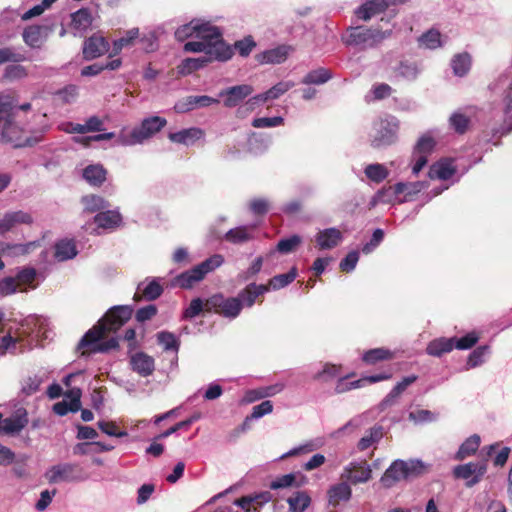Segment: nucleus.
<instances>
[{
  "label": "nucleus",
  "instance_id": "1",
  "mask_svg": "<svg viewBox=\"0 0 512 512\" xmlns=\"http://www.w3.org/2000/svg\"><path fill=\"white\" fill-rule=\"evenodd\" d=\"M133 308L129 305H118L110 308L98 322L90 328L78 343L82 355L106 353L119 347L118 339H105L110 333L117 332L132 316Z\"/></svg>",
  "mask_w": 512,
  "mask_h": 512
},
{
  "label": "nucleus",
  "instance_id": "2",
  "mask_svg": "<svg viewBox=\"0 0 512 512\" xmlns=\"http://www.w3.org/2000/svg\"><path fill=\"white\" fill-rule=\"evenodd\" d=\"M15 104L13 97H0V124H2L1 139L13 144L14 147H22L28 143L25 138V130L15 122Z\"/></svg>",
  "mask_w": 512,
  "mask_h": 512
},
{
  "label": "nucleus",
  "instance_id": "3",
  "mask_svg": "<svg viewBox=\"0 0 512 512\" xmlns=\"http://www.w3.org/2000/svg\"><path fill=\"white\" fill-rule=\"evenodd\" d=\"M392 30H382L380 27H368L364 25L349 27L343 42L347 46H353L360 50L377 47L385 39L389 38Z\"/></svg>",
  "mask_w": 512,
  "mask_h": 512
},
{
  "label": "nucleus",
  "instance_id": "4",
  "mask_svg": "<svg viewBox=\"0 0 512 512\" xmlns=\"http://www.w3.org/2000/svg\"><path fill=\"white\" fill-rule=\"evenodd\" d=\"M196 38L205 42L210 48L208 54L215 55L219 62H225L234 55L232 47L224 41L220 28L209 22L198 23Z\"/></svg>",
  "mask_w": 512,
  "mask_h": 512
},
{
  "label": "nucleus",
  "instance_id": "5",
  "mask_svg": "<svg viewBox=\"0 0 512 512\" xmlns=\"http://www.w3.org/2000/svg\"><path fill=\"white\" fill-rule=\"evenodd\" d=\"M167 125V120L160 116H151L142 120L129 134L121 132L118 142L124 146L141 144L160 132Z\"/></svg>",
  "mask_w": 512,
  "mask_h": 512
},
{
  "label": "nucleus",
  "instance_id": "6",
  "mask_svg": "<svg viewBox=\"0 0 512 512\" xmlns=\"http://www.w3.org/2000/svg\"><path fill=\"white\" fill-rule=\"evenodd\" d=\"M223 263V256L220 254H214L190 270L178 275L176 278L177 285L183 289H190L194 284L203 280L208 273L214 271Z\"/></svg>",
  "mask_w": 512,
  "mask_h": 512
},
{
  "label": "nucleus",
  "instance_id": "7",
  "mask_svg": "<svg viewBox=\"0 0 512 512\" xmlns=\"http://www.w3.org/2000/svg\"><path fill=\"white\" fill-rule=\"evenodd\" d=\"M223 263V256L220 254H214L190 270L178 275L176 278L177 285L183 289H190L194 284L203 280L208 273L214 271Z\"/></svg>",
  "mask_w": 512,
  "mask_h": 512
},
{
  "label": "nucleus",
  "instance_id": "8",
  "mask_svg": "<svg viewBox=\"0 0 512 512\" xmlns=\"http://www.w3.org/2000/svg\"><path fill=\"white\" fill-rule=\"evenodd\" d=\"M423 468L424 464L420 460H396L385 471L380 482L385 488H390L411 475L419 474Z\"/></svg>",
  "mask_w": 512,
  "mask_h": 512
},
{
  "label": "nucleus",
  "instance_id": "9",
  "mask_svg": "<svg viewBox=\"0 0 512 512\" xmlns=\"http://www.w3.org/2000/svg\"><path fill=\"white\" fill-rule=\"evenodd\" d=\"M243 309V304L237 297H225L217 293L206 299L205 311L214 312L225 318L234 319L238 317Z\"/></svg>",
  "mask_w": 512,
  "mask_h": 512
},
{
  "label": "nucleus",
  "instance_id": "10",
  "mask_svg": "<svg viewBox=\"0 0 512 512\" xmlns=\"http://www.w3.org/2000/svg\"><path fill=\"white\" fill-rule=\"evenodd\" d=\"M82 469L73 463H60L50 467L44 477L50 484L77 482L83 480Z\"/></svg>",
  "mask_w": 512,
  "mask_h": 512
},
{
  "label": "nucleus",
  "instance_id": "11",
  "mask_svg": "<svg viewBox=\"0 0 512 512\" xmlns=\"http://www.w3.org/2000/svg\"><path fill=\"white\" fill-rule=\"evenodd\" d=\"M487 459L479 462H470L464 465H458L454 468L453 473L456 478L467 480L466 485L472 487L477 484L487 470Z\"/></svg>",
  "mask_w": 512,
  "mask_h": 512
},
{
  "label": "nucleus",
  "instance_id": "12",
  "mask_svg": "<svg viewBox=\"0 0 512 512\" xmlns=\"http://www.w3.org/2000/svg\"><path fill=\"white\" fill-rule=\"evenodd\" d=\"M372 478V470L366 460L354 461L344 467L341 479L352 484L366 483Z\"/></svg>",
  "mask_w": 512,
  "mask_h": 512
},
{
  "label": "nucleus",
  "instance_id": "13",
  "mask_svg": "<svg viewBox=\"0 0 512 512\" xmlns=\"http://www.w3.org/2000/svg\"><path fill=\"white\" fill-rule=\"evenodd\" d=\"M81 389L73 387L63 394V399L53 405V411L58 416L76 413L81 409Z\"/></svg>",
  "mask_w": 512,
  "mask_h": 512
},
{
  "label": "nucleus",
  "instance_id": "14",
  "mask_svg": "<svg viewBox=\"0 0 512 512\" xmlns=\"http://www.w3.org/2000/svg\"><path fill=\"white\" fill-rule=\"evenodd\" d=\"M399 125L397 122L384 121L381 123L380 129L371 140V146L379 149L392 145L397 140Z\"/></svg>",
  "mask_w": 512,
  "mask_h": 512
},
{
  "label": "nucleus",
  "instance_id": "15",
  "mask_svg": "<svg viewBox=\"0 0 512 512\" xmlns=\"http://www.w3.org/2000/svg\"><path fill=\"white\" fill-rule=\"evenodd\" d=\"M253 91L254 89L251 85L242 84L221 90L219 96L224 98L223 103L225 107L233 108L250 96Z\"/></svg>",
  "mask_w": 512,
  "mask_h": 512
},
{
  "label": "nucleus",
  "instance_id": "16",
  "mask_svg": "<svg viewBox=\"0 0 512 512\" xmlns=\"http://www.w3.org/2000/svg\"><path fill=\"white\" fill-rule=\"evenodd\" d=\"M354 374L348 375L346 377L340 378L336 384L335 391L336 393H344L346 391H349L351 389L359 388L364 386L366 383L372 384L376 382H380L383 380H388L391 378L390 373H379L376 375L366 376L361 379L348 382L347 378L353 376Z\"/></svg>",
  "mask_w": 512,
  "mask_h": 512
},
{
  "label": "nucleus",
  "instance_id": "17",
  "mask_svg": "<svg viewBox=\"0 0 512 512\" xmlns=\"http://www.w3.org/2000/svg\"><path fill=\"white\" fill-rule=\"evenodd\" d=\"M269 291V286L265 284L250 283L243 288L237 298L240 299L243 307H252L256 302L262 303L264 294Z\"/></svg>",
  "mask_w": 512,
  "mask_h": 512
},
{
  "label": "nucleus",
  "instance_id": "18",
  "mask_svg": "<svg viewBox=\"0 0 512 512\" xmlns=\"http://www.w3.org/2000/svg\"><path fill=\"white\" fill-rule=\"evenodd\" d=\"M294 86L295 83L293 81H280L266 92L251 97L247 103L251 106V108H253L255 105H259L260 103L278 99Z\"/></svg>",
  "mask_w": 512,
  "mask_h": 512
},
{
  "label": "nucleus",
  "instance_id": "19",
  "mask_svg": "<svg viewBox=\"0 0 512 512\" xmlns=\"http://www.w3.org/2000/svg\"><path fill=\"white\" fill-rule=\"evenodd\" d=\"M109 50L108 41L100 35L94 34L85 40L83 45V57L92 60L100 57Z\"/></svg>",
  "mask_w": 512,
  "mask_h": 512
},
{
  "label": "nucleus",
  "instance_id": "20",
  "mask_svg": "<svg viewBox=\"0 0 512 512\" xmlns=\"http://www.w3.org/2000/svg\"><path fill=\"white\" fill-rule=\"evenodd\" d=\"M216 103H219V100L207 95H191L178 101L174 109L178 113H186L198 107H208Z\"/></svg>",
  "mask_w": 512,
  "mask_h": 512
},
{
  "label": "nucleus",
  "instance_id": "21",
  "mask_svg": "<svg viewBox=\"0 0 512 512\" xmlns=\"http://www.w3.org/2000/svg\"><path fill=\"white\" fill-rule=\"evenodd\" d=\"M33 223L32 216L22 210L10 211L0 219V234H5L20 224L30 225Z\"/></svg>",
  "mask_w": 512,
  "mask_h": 512
},
{
  "label": "nucleus",
  "instance_id": "22",
  "mask_svg": "<svg viewBox=\"0 0 512 512\" xmlns=\"http://www.w3.org/2000/svg\"><path fill=\"white\" fill-rule=\"evenodd\" d=\"M292 50L289 45H279L257 54L255 58L260 64H281L287 60Z\"/></svg>",
  "mask_w": 512,
  "mask_h": 512
},
{
  "label": "nucleus",
  "instance_id": "23",
  "mask_svg": "<svg viewBox=\"0 0 512 512\" xmlns=\"http://www.w3.org/2000/svg\"><path fill=\"white\" fill-rule=\"evenodd\" d=\"M51 28L44 25H30L23 31V41L31 48H40L45 42Z\"/></svg>",
  "mask_w": 512,
  "mask_h": 512
},
{
  "label": "nucleus",
  "instance_id": "24",
  "mask_svg": "<svg viewBox=\"0 0 512 512\" xmlns=\"http://www.w3.org/2000/svg\"><path fill=\"white\" fill-rule=\"evenodd\" d=\"M387 9V3L384 0H366L355 10V15L360 20L369 21Z\"/></svg>",
  "mask_w": 512,
  "mask_h": 512
},
{
  "label": "nucleus",
  "instance_id": "25",
  "mask_svg": "<svg viewBox=\"0 0 512 512\" xmlns=\"http://www.w3.org/2000/svg\"><path fill=\"white\" fill-rule=\"evenodd\" d=\"M204 136L205 131L203 129L198 127H190L182 129L178 132L169 133L168 139L173 143L189 146L202 139Z\"/></svg>",
  "mask_w": 512,
  "mask_h": 512
},
{
  "label": "nucleus",
  "instance_id": "26",
  "mask_svg": "<svg viewBox=\"0 0 512 512\" xmlns=\"http://www.w3.org/2000/svg\"><path fill=\"white\" fill-rule=\"evenodd\" d=\"M256 225H244L232 228L224 235V239L232 244H242L254 239Z\"/></svg>",
  "mask_w": 512,
  "mask_h": 512
},
{
  "label": "nucleus",
  "instance_id": "27",
  "mask_svg": "<svg viewBox=\"0 0 512 512\" xmlns=\"http://www.w3.org/2000/svg\"><path fill=\"white\" fill-rule=\"evenodd\" d=\"M456 173L451 159H441L430 166L428 176L430 179L448 180Z\"/></svg>",
  "mask_w": 512,
  "mask_h": 512
},
{
  "label": "nucleus",
  "instance_id": "28",
  "mask_svg": "<svg viewBox=\"0 0 512 512\" xmlns=\"http://www.w3.org/2000/svg\"><path fill=\"white\" fill-rule=\"evenodd\" d=\"M315 240L321 250L332 249L342 240V233L336 228H327L319 231Z\"/></svg>",
  "mask_w": 512,
  "mask_h": 512
},
{
  "label": "nucleus",
  "instance_id": "29",
  "mask_svg": "<svg viewBox=\"0 0 512 512\" xmlns=\"http://www.w3.org/2000/svg\"><path fill=\"white\" fill-rule=\"evenodd\" d=\"M215 55H202L197 58H186L181 62L178 66V71L182 75H189L200 68L207 66L209 63L213 61H218V59L214 58Z\"/></svg>",
  "mask_w": 512,
  "mask_h": 512
},
{
  "label": "nucleus",
  "instance_id": "30",
  "mask_svg": "<svg viewBox=\"0 0 512 512\" xmlns=\"http://www.w3.org/2000/svg\"><path fill=\"white\" fill-rule=\"evenodd\" d=\"M130 363L132 369L144 377L151 375L155 368L154 359L144 352L134 354Z\"/></svg>",
  "mask_w": 512,
  "mask_h": 512
},
{
  "label": "nucleus",
  "instance_id": "31",
  "mask_svg": "<svg viewBox=\"0 0 512 512\" xmlns=\"http://www.w3.org/2000/svg\"><path fill=\"white\" fill-rule=\"evenodd\" d=\"M28 424V418H0V434L5 436L18 435Z\"/></svg>",
  "mask_w": 512,
  "mask_h": 512
},
{
  "label": "nucleus",
  "instance_id": "32",
  "mask_svg": "<svg viewBox=\"0 0 512 512\" xmlns=\"http://www.w3.org/2000/svg\"><path fill=\"white\" fill-rule=\"evenodd\" d=\"M163 293V287L155 280L149 282L144 288L138 285L133 300L139 302L143 299L148 301L156 300Z\"/></svg>",
  "mask_w": 512,
  "mask_h": 512
},
{
  "label": "nucleus",
  "instance_id": "33",
  "mask_svg": "<svg viewBox=\"0 0 512 512\" xmlns=\"http://www.w3.org/2000/svg\"><path fill=\"white\" fill-rule=\"evenodd\" d=\"M453 337H440L430 341L426 347V352L430 356L441 357L454 349Z\"/></svg>",
  "mask_w": 512,
  "mask_h": 512
},
{
  "label": "nucleus",
  "instance_id": "34",
  "mask_svg": "<svg viewBox=\"0 0 512 512\" xmlns=\"http://www.w3.org/2000/svg\"><path fill=\"white\" fill-rule=\"evenodd\" d=\"M94 222L103 229H114L120 226L122 216L118 211L107 210L97 213L94 216Z\"/></svg>",
  "mask_w": 512,
  "mask_h": 512
},
{
  "label": "nucleus",
  "instance_id": "35",
  "mask_svg": "<svg viewBox=\"0 0 512 512\" xmlns=\"http://www.w3.org/2000/svg\"><path fill=\"white\" fill-rule=\"evenodd\" d=\"M107 170L100 164L88 165L83 170V178L92 186L100 187L105 181Z\"/></svg>",
  "mask_w": 512,
  "mask_h": 512
},
{
  "label": "nucleus",
  "instance_id": "36",
  "mask_svg": "<svg viewBox=\"0 0 512 512\" xmlns=\"http://www.w3.org/2000/svg\"><path fill=\"white\" fill-rule=\"evenodd\" d=\"M352 495V490L346 480L333 485L328 490L329 502L333 506H337L341 501H349Z\"/></svg>",
  "mask_w": 512,
  "mask_h": 512
},
{
  "label": "nucleus",
  "instance_id": "37",
  "mask_svg": "<svg viewBox=\"0 0 512 512\" xmlns=\"http://www.w3.org/2000/svg\"><path fill=\"white\" fill-rule=\"evenodd\" d=\"M408 184L399 182L393 186L383 188L377 193V197L382 202L392 203L399 202L398 196L401 194L405 195V191L408 189Z\"/></svg>",
  "mask_w": 512,
  "mask_h": 512
},
{
  "label": "nucleus",
  "instance_id": "38",
  "mask_svg": "<svg viewBox=\"0 0 512 512\" xmlns=\"http://www.w3.org/2000/svg\"><path fill=\"white\" fill-rule=\"evenodd\" d=\"M92 15L88 8H81L71 14L70 26L77 31H85L92 25Z\"/></svg>",
  "mask_w": 512,
  "mask_h": 512
},
{
  "label": "nucleus",
  "instance_id": "39",
  "mask_svg": "<svg viewBox=\"0 0 512 512\" xmlns=\"http://www.w3.org/2000/svg\"><path fill=\"white\" fill-rule=\"evenodd\" d=\"M332 76V72L329 69L320 67L308 72L301 82L305 85H321L332 79Z\"/></svg>",
  "mask_w": 512,
  "mask_h": 512
},
{
  "label": "nucleus",
  "instance_id": "40",
  "mask_svg": "<svg viewBox=\"0 0 512 512\" xmlns=\"http://www.w3.org/2000/svg\"><path fill=\"white\" fill-rule=\"evenodd\" d=\"M296 277H297V268L292 267L289 270V272H287V273L278 274V275L273 276L268 281V283L265 285L269 286V290L270 289L279 290L281 288L288 286L290 283H292L296 279Z\"/></svg>",
  "mask_w": 512,
  "mask_h": 512
},
{
  "label": "nucleus",
  "instance_id": "41",
  "mask_svg": "<svg viewBox=\"0 0 512 512\" xmlns=\"http://www.w3.org/2000/svg\"><path fill=\"white\" fill-rule=\"evenodd\" d=\"M77 255L76 245L73 240H61L55 245V257L59 261L72 259Z\"/></svg>",
  "mask_w": 512,
  "mask_h": 512
},
{
  "label": "nucleus",
  "instance_id": "42",
  "mask_svg": "<svg viewBox=\"0 0 512 512\" xmlns=\"http://www.w3.org/2000/svg\"><path fill=\"white\" fill-rule=\"evenodd\" d=\"M393 358V353L386 348H374L366 351L362 360L366 364L374 365L380 361L391 360Z\"/></svg>",
  "mask_w": 512,
  "mask_h": 512
},
{
  "label": "nucleus",
  "instance_id": "43",
  "mask_svg": "<svg viewBox=\"0 0 512 512\" xmlns=\"http://www.w3.org/2000/svg\"><path fill=\"white\" fill-rule=\"evenodd\" d=\"M291 512H304L311 503L310 496L304 491H298L287 499Z\"/></svg>",
  "mask_w": 512,
  "mask_h": 512
},
{
  "label": "nucleus",
  "instance_id": "44",
  "mask_svg": "<svg viewBox=\"0 0 512 512\" xmlns=\"http://www.w3.org/2000/svg\"><path fill=\"white\" fill-rule=\"evenodd\" d=\"M452 68L457 76H464L471 68V57L468 53H460L452 59Z\"/></svg>",
  "mask_w": 512,
  "mask_h": 512
},
{
  "label": "nucleus",
  "instance_id": "45",
  "mask_svg": "<svg viewBox=\"0 0 512 512\" xmlns=\"http://www.w3.org/2000/svg\"><path fill=\"white\" fill-rule=\"evenodd\" d=\"M480 445V437L477 434L469 437L459 448L456 459L463 460L466 457L473 455Z\"/></svg>",
  "mask_w": 512,
  "mask_h": 512
},
{
  "label": "nucleus",
  "instance_id": "46",
  "mask_svg": "<svg viewBox=\"0 0 512 512\" xmlns=\"http://www.w3.org/2000/svg\"><path fill=\"white\" fill-rule=\"evenodd\" d=\"M84 210L94 213L108 207L107 201L98 195H87L82 198Z\"/></svg>",
  "mask_w": 512,
  "mask_h": 512
},
{
  "label": "nucleus",
  "instance_id": "47",
  "mask_svg": "<svg viewBox=\"0 0 512 512\" xmlns=\"http://www.w3.org/2000/svg\"><path fill=\"white\" fill-rule=\"evenodd\" d=\"M36 242H29L27 244H7L0 241V254H15L24 255L29 253L30 249L36 247Z\"/></svg>",
  "mask_w": 512,
  "mask_h": 512
},
{
  "label": "nucleus",
  "instance_id": "48",
  "mask_svg": "<svg viewBox=\"0 0 512 512\" xmlns=\"http://www.w3.org/2000/svg\"><path fill=\"white\" fill-rule=\"evenodd\" d=\"M301 243L302 238L295 234L288 238L281 239L276 246V250L282 254H289L294 252Z\"/></svg>",
  "mask_w": 512,
  "mask_h": 512
},
{
  "label": "nucleus",
  "instance_id": "49",
  "mask_svg": "<svg viewBox=\"0 0 512 512\" xmlns=\"http://www.w3.org/2000/svg\"><path fill=\"white\" fill-rule=\"evenodd\" d=\"M449 123L456 133L464 134L470 125V118L461 112H455L450 116Z\"/></svg>",
  "mask_w": 512,
  "mask_h": 512
},
{
  "label": "nucleus",
  "instance_id": "50",
  "mask_svg": "<svg viewBox=\"0 0 512 512\" xmlns=\"http://www.w3.org/2000/svg\"><path fill=\"white\" fill-rule=\"evenodd\" d=\"M441 34L436 29H430L424 34H422L418 41L420 45L425 46L429 49H436L441 46Z\"/></svg>",
  "mask_w": 512,
  "mask_h": 512
},
{
  "label": "nucleus",
  "instance_id": "51",
  "mask_svg": "<svg viewBox=\"0 0 512 512\" xmlns=\"http://www.w3.org/2000/svg\"><path fill=\"white\" fill-rule=\"evenodd\" d=\"M389 172L382 164H370L365 168V175L373 182L380 183L385 180Z\"/></svg>",
  "mask_w": 512,
  "mask_h": 512
},
{
  "label": "nucleus",
  "instance_id": "52",
  "mask_svg": "<svg viewBox=\"0 0 512 512\" xmlns=\"http://www.w3.org/2000/svg\"><path fill=\"white\" fill-rule=\"evenodd\" d=\"M139 37V29L133 28L128 30L125 35L113 43V52L119 53L124 47L133 44L134 40Z\"/></svg>",
  "mask_w": 512,
  "mask_h": 512
},
{
  "label": "nucleus",
  "instance_id": "53",
  "mask_svg": "<svg viewBox=\"0 0 512 512\" xmlns=\"http://www.w3.org/2000/svg\"><path fill=\"white\" fill-rule=\"evenodd\" d=\"M383 437V431L381 427H374L369 430L368 435L362 437L358 442V448L360 450H366L373 443L378 442Z\"/></svg>",
  "mask_w": 512,
  "mask_h": 512
},
{
  "label": "nucleus",
  "instance_id": "54",
  "mask_svg": "<svg viewBox=\"0 0 512 512\" xmlns=\"http://www.w3.org/2000/svg\"><path fill=\"white\" fill-rule=\"evenodd\" d=\"M479 340V334L475 331L467 333L461 338L453 337L454 347L459 350L472 348Z\"/></svg>",
  "mask_w": 512,
  "mask_h": 512
},
{
  "label": "nucleus",
  "instance_id": "55",
  "mask_svg": "<svg viewBox=\"0 0 512 512\" xmlns=\"http://www.w3.org/2000/svg\"><path fill=\"white\" fill-rule=\"evenodd\" d=\"M157 341L163 346L165 351L179 349V342L175 335L168 331H161L157 333Z\"/></svg>",
  "mask_w": 512,
  "mask_h": 512
},
{
  "label": "nucleus",
  "instance_id": "56",
  "mask_svg": "<svg viewBox=\"0 0 512 512\" xmlns=\"http://www.w3.org/2000/svg\"><path fill=\"white\" fill-rule=\"evenodd\" d=\"M198 23H199L198 20H192L190 23L180 26L175 31V38L178 41L182 42V41L188 39L189 37H192V36L196 37Z\"/></svg>",
  "mask_w": 512,
  "mask_h": 512
},
{
  "label": "nucleus",
  "instance_id": "57",
  "mask_svg": "<svg viewBox=\"0 0 512 512\" xmlns=\"http://www.w3.org/2000/svg\"><path fill=\"white\" fill-rule=\"evenodd\" d=\"M256 47V42L252 36H247L242 40H238L234 43V48L238 54L242 57L250 55L252 50Z\"/></svg>",
  "mask_w": 512,
  "mask_h": 512
},
{
  "label": "nucleus",
  "instance_id": "58",
  "mask_svg": "<svg viewBox=\"0 0 512 512\" xmlns=\"http://www.w3.org/2000/svg\"><path fill=\"white\" fill-rule=\"evenodd\" d=\"M98 426L101 429V431L108 436H114V437L127 436V432L125 430L121 429L120 427H118L112 421H106V420L99 421Z\"/></svg>",
  "mask_w": 512,
  "mask_h": 512
},
{
  "label": "nucleus",
  "instance_id": "59",
  "mask_svg": "<svg viewBox=\"0 0 512 512\" xmlns=\"http://www.w3.org/2000/svg\"><path fill=\"white\" fill-rule=\"evenodd\" d=\"M418 377L416 375H409L404 377L400 382H398L388 394V398H397L399 397L411 384H413Z\"/></svg>",
  "mask_w": 512,
  "mask_h": 512
},
{
  "label": "nucleus",
  "instance_id": "60",
  "mask_svg": "<svg viewBox=\"0 0 512 512\" xmlns=\"http://www.w3.org/2000/svg\"><path fill=\"white\" fill-rule=\"evenodd\" d=\"M418 73L417 66L413 63L401 62L395 69L397 77L415 79Z\"/></svg>",
  "mask_w": 512,
  "mask_h": 512
},
{
  "label": "nucleus",
  "instance_id": "61",
  "mask_svg": "<svg viewBox=\"0 0 512 512\" xmlns=\"http://www.w3.org/2000/svg\"><path fill=\"white\" fill-rule=\"evenodd\" d=\"M435 144L436 143H435V140L433 139V137L424 135V136L420 137V139L418 140V142L415 146V152H417L421 155L427 156V154L432 152V150L435 147Z\"/></svg>",
  "mask_w": 512,
  "mask_h": 512
},
{
  "label": "nucleus",
  "instance_id": "62",
  "mask_svg": "<svg viewBox=\"0 0 512 512\" xmlns=\"http://www.w3.org/2000/svg\"><path fill=\"white\" fill-rule=\"evenodd\" d=\"M205 310V303L200 298H195L183 313V319H192Z\"/></svg>",
  "mask_w": 512,
  "mask_h": 512
},
{
  "label": "nucleus",
  "instance_id": "63",
  "mask_svg": "<svg viewBox=\"0 0 512 512\" xmlns=\"http://www.w3.org/2000/svg\"><path fill=\"white\" fill-rule=\"evenodd\" d=\"M359 260V254L357 251L349 252L345 258H343L339 264V268L342 272L349 273L356 267Z\"/></svg>",
  "mask_w": 512,
  "mask_h": 512
},
{
  "label": "nucleus",
  "instance_id": "64",
  "mask_svg": "<svg viewBox=\"0 0 512 512\" xmlns=\"http://www.w3.org/2000/svg\"><path fill=\"white\" fill-rule=\"evenodd\" d=\"M19 288L17 279L15 277H5L0 280V295L8 296L13 294Z\"/></svg>",
  "mask_w": 512,
  "mask_h": 512
}]
</instances>
